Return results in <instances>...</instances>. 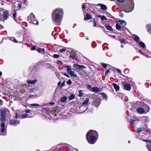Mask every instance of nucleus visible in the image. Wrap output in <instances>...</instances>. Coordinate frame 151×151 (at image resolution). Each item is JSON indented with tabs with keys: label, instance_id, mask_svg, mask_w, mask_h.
<instances>
[{
	"label": "nucleus",
	"instance_id": "1",
	"mask_svg": "<svg viewBox=\"0 0 151 151\" xmlns=\"http://www.w3.org/2000/svg\"><path fill=\"white\" fill-rule=\"evenodd\" d=\"M63 14V10L61 9H56L52 12V17L54 24L57 25H60Z\"/></svg>",
	"mask_w": 151,
	"mask_h": 151
},
{
	"label": "nucleus",
	"instance_id": "2",
	"mask_svg": "<svg viewBox=\"0 0 151 151\" xmlns=\"http://www.w3.org/2000/svg\"><path fill=\"white\" fill-rule=\"evenodd\" d=\"M86 137L89 143L93 144L98 138V133L95 130H90L87 133Z\"/></svg>",
	"mask_w": 151,
	"mask_h": 151
},
{
	"label": "nucleus",
	"instance_id": "3",
	"mask_svg": "<svg viewBox=\"0 0 151 151\" xmlns=\"http://www.w3.org/2000/svg\"><path fill=\"white\" fill-rule=\"evenodd\" d=\"M122 7L123 11L126 12H132L134 8L133 0H128L127 4L122 6Z\"/></svg>",
	"mask_w": 151,
	"mask_h": 151
},
{
	"label": "nucleus",
	"instance_id": "4",
	"mask_svg": "<svg viewBox=\"0 0 151 151\" xmlns=\"http://www.w3.org/2000/svg\"><path fill=\"white\" fill-rule=\"evenodd\" d=\"M9 114V111L7 109H4L0 111V120L2 122L6 121V117Z\"/></svg>",
	"mask_w": 151,
	"mask_h": 151
},
{
	"label": "nucleus",
	"instance_id": "5",
	"mask_svg": "<svg viewBox=\"0 0 151 151\" xmlns=\"http://www.w3.org/2000/svg\"><path fill=\"white\" fill-rule=\"evenodd\" d=\"M119 22H120V24L118 22L116 24V29L120 31L124 30V29L126 28V27H124L127 24L126 22L123 20H119Z\"/></svg>",
	"mask_w": 151,
	"mask_h": 151
},
{
	"label": "nucleus",
	"instance_id": "6",
	"mask_svg": "<svg viewBox=\"0 0 151 151\" xmlns=\"http://www.w3.org/2000/svg\"><path fill=\"white\" fill-rule=\"evenodd\" d=\"M28 21L30 23L33 24H38V22L36 19H35L34 16L32 13H31L29 15L28 17Z\"/></svg>",
	"mask_w": 151,
	"mask_h": 151
},
{
	"label": "nucleus",
	"instance_id": "7",
	"mask_svg": "<svg viewBox=\"0 0 151 151\" xmlns=\"http://www.w3.org/2000/svg\"><path fill=\"white\" fill-rule=\"evenodd\" d=\"M2 12L3 13V17L2 15L1 14L0 16V20L1 21H3L7 19L9 17V12L6 10L3 9H2Z\"/></svg>",
	"mask_w": 151,
	"mask_h": 151
},
{
	"label": "nucleus",
	"instance_id": "8",
	"mask_svg": "<svg viewBox=\"0 0 151 151\" xmlns=\"http://www.w3.org/2000/svg\"><path fill=\"white\" fill-rule=\"evenodd\" d=\"M67 72L72 77H77V75L71 70V68H67Z\"/></svg>",
	"mask_w": 151,
	"mask_h": 151
},
{
	"label": "nucleus",
	"instance_id": "9",
	"mask_svg": "<svg viewBox=\"0 0 151 151\" xmlns=\"http://www.w3.org/2000/svg\"><path fill=\"white\" fill-rule=\"evenodd\" d=\"M76 52L73 51L70 52V57L73 60L78 61L77 58L76 57Z\"/></svg>",
	"mask_w": 151,
	"mask_h": 151
},
{
	"label": "nucleus",
	"instance_id": "10",
	"mask_svg": "<svg viewBox=\"0 0 151 151\" xmlns=\"http://www.w3.org/2000/svg\"><path fill=\"white\" fill-rule=\"evenodd\" d=\"M122 83L123 84L124 89L128 91H129L131 90V85L130 84H124V82Z\"/></svg>",
	"mask_w": 151,
	"mask_h": 151
},
{
	"label": "nucleus",
	"instance_id": "11",
	"mask_svg": "<svg viewBox=\"0 0 151 151\" xmlns=\"http://www.w3.org/2000/svg\"><path fill=\"white\" fill-rule=\"evenodd\" d=\"M19 121L14 119L11 120L10 122V124L13 126H16L19 124Z\"/></svg>",
	"mask_w": 151,
	"mask_h": 151
},
{
	"label": "nucleus",
	"instance_id": "12",
	"mask_svg": "<svg viewBox=\"0 0 151 151\" xmlns=\"http://www.w3.org/2000/svg\"><path fill=\"white\" fill-rule=\"evenodd\" d=\"M73 67L75 68H76L78 70H80L82 68H86V67H85L83 65H79L77 64H75L73 65Z\"/></svg>",
	"mask_w": 151,
	"mask_h": 151
},
{
	"label": "nucleus",
	"instance_id": "13",
	"mask_svg": "<svg viewBox=\"0 0 151 151\" xmlns=\"http://www.w3.org/2000/svg\"><path fill=\"white\" fill-rule=\"evenodd\" d=\"M92 104L96 107L99 106L100 104V102L99 101V100L98 99H96L94 100L93 102L92 103Z\"/></svg>",
	"mask_w": 151,
	"mask_h": 151
},
{
	"label": "nucleus",
	"instance_id": "14",
	"mask_svg": "<svg viewBox=\"0 0 151 151\" xmlns=\"http://www.w3.org/2000/svg\"><path fill=\"white\" fill-rule=\"evenodd\" d=\"M137 111L140 114H142L145 113V110L141 107H138L137 109Z\"/></svg>",
	"mask_w": 151,
	"mask_h": 151
},
{
	"label": "nucleus",
	"instance_id": "15",
	"mask_svg": "<svg viewBox=\"0 0 151 151\" xmlns=\"http://www.w3.org/2000/svg\"><path fill=\"white\" fill-rule=\"evenodd\" d=\"M133 39L137 43L140 41V39L139 37L137 35H134L133 37Z\"/></svg>",
	"mask_w": 151,
	"mask_h": 151
},
{
	"label": "nucleus",
	"instance_id": "16",
	"mask_svg": "<svg viewBox=\"0 0 151 151\" xmlns=\"http://www.w3.org/2000/svg\"><path fill=\"white\" fill-rule=\"evenodd\" d=\"M91 15L88 13H87L85 16L84 15V20H87L90 19H91Z\"/></svg>",
	"mask_w": 151,
	"mask_h": 151
},
{
	"label": "nucleus",
	"instance_id": "17",
	"mask_svg": "<svg viewBox=\"0 0 151 151\" xmlns=\"http://www.w3.org/2000/svg\"><path fill=\"white\" fill-rule=\"evenodd\" d=\"M67 99V98L66 96H63L61 98L60 101L61 102L66 103Z\"/></svg>",
	"mask_w": 151,
	"mask_h": 151
},
{
	"label": "nucleus",
	"instance_id": "18",
	"mask_svg": "<svg viewBox=\"0 0 151 151\" xmlns=\"http://www.w3.org/2000/svg\"><path fill=\"white\" fill-rule=\"evenodd\" d=\"M113 86L115 89L116 91H118L119 89V87L116 83H114L113 84Z\"/></svg>",
	"mask_w": 151,
	"mask_h": 151
},
{
	"label": "nucleus",
	"instance_id": "19",
	"mask_svg": "<svg viewBox=\"0 0 151 151\" xmlns=\"http://www.w3.org/2000/svg\"><path fill=\"white\" fill-rule=\"evenodd\" d=\"M91 91L94 92H97L99 91V88L97 87H94L92 88Z\"/></svg>",
	"mask_w": 151,
	"mask_h": 151
},
{
	"label": "nucleus",
	"instance_id": "20",
	"mask_svg": "<svg viewBox=\"0 0 151 151\" xmlns=\"http://www.w3.org/2000/svg\"><path fill=\"white\" fill-rule=\"evenodd\" d=\"M1 131L3 132L5 131V125L4 124L3 122H2L1 124Z\"/></svg>",
	"mask_w": 151,
	"mask_h": 151
},
{
	"label": "nucleus",
	"instance_id": "21",
	"mask_svg": "<svg viewBox=\"0 0 151 151\" xmlns=\"http://www.w3.org/2000/svg\"><path fill=\"white\" fill-rule=\"evenodd\" d=\"M100 95H101L103 99H105L106 101L107 100L108 98L107 96L104 93H101Z\"/></svg>",
	"mask_w": 151,
	"mask_h": 151
},
{
	"label": "nucleus",
	"instance_id": "22",
	"mask_svg": "<svg viewBox=\"0 0 151 151\" xmlns=\"http://www.w3.org/2000/svg\"><path fill=\"white\" fill-rule=\"evenodd\" d=\"M139 45L143 48H145L146 46L145 44L142 42H139Z\"/></svg>",
	"mask_w": 151,
	"mask_h": 151
},
{
	"label": "nucleus",
	"instance_id": "23",
	"mask_svg": "<svg viewBox=\"0 0 151 151\" xmlns=\"http://www.w3.org/2000/svg\"><path fill=\"white\" fill-rule=\"evenodd\" d=\"M42 110L43 111H45L47 112V114H50L51 112L50 109L47 107L42 108Z\"/></svg>",
	"mask_w": 151,
	"mask_h": 151
},
{
	"label": "nucleus",
	"instance_id": "24",
	"mask_svg": "<svg viewBox=\"0 0 151 151\" xmlns=\"http://www.w3.org/2000/svg\"><path fill=\"white\" fill-rule=\"evenodd\" d=\"M145 129V128L143 127L142 128H137V130L136 132L137 133H139L142 132V131L144 130Z\"/></svg>",
	"mask_w": 151,
	"mask_h": 151
},
{
	"label": "nucleus",
	"instance_id": "25",
	"mask_svg": "<svg viewBox=\"0 0 151 151\" xmlns=\"http://www.w3.org/2000/svg\"><path fill=\"white\" fill-rule=\"evenodd\" d=\"M36 82V80H28L27 81V82L30 84H34Z\"/></svg>",
	"mask_w": 151,
	"mask_h": 151
},
{
	"label": "nucleus",
	"instance_id": "26",
	"mask_svg": "<svg viewBox=\"0 0 151 151\" xmlns=\"http://www.w3.org/2000/svg\"><path fill=\"white\" fill-rule=\"evenodd\" d=\"M17 13L15 11L14 12V13L13 14V16L14 18V20L16 22H17L18 21L17 20V17H16Z\"/></svg>",
	"mask_w": 151,
	"mask_h": 151
},
{
	"label": "nucleus",
	"instance_id": "27",
	"mask_svg": "<svg viewBox=\"0 0 151 151\" xmlns=\"http://www.w3.org/2000/svg\"><path fill=\"white\" fill-rule=\"evenodd\" d=\"M147 30L151 34V25L148 24L147 26Z\"/></svg>",
	"mask_w": 151,
	"mask_h": 151
},
{
	"label": "nucleus",
	"instance_id": "28",
	"mask_svg": "<svg viewBox=\"0 0 151 151\" xmlns=\"http://www.w3.org/2000/svg\"><path fill=\"white\" fill-rule=\"evenodd\" d=\"M29 116V114H22L21 115V118L22 119L23 118H25L27 117H29L28 116Z\"/></svg>",
	"mask_w": 151,
	"mask_h": 151
},
{
	"label": "nucleus",
	"instance_id": "29",
	"mask_svg": "<svg viewBox=\"0 0 151 151\" xmlns=\"http://www.w3.org/2000/svg\"><path fill=\"white\" fill-rule=\"evenodd\" d=\"M101 8L103 10H105L107 9V7L104 4H101L100 5Z\"/></svg>",
	"mask_w": 151,
	"mask_h": 151
},
{
	"label": "nucleus",
	"instance_id": "30",
	"mask_svg": "<svg viewBox=\"0 0 151 151\" xmlns=\"http://www.w3.org/2000/svg\"><path fill=\"white\" fill-rule=\"evenodd\" d=\"M89 101V99L87 98L82 103V105H87Z\"/></svg>",
	"mask_w": 151,
	"mask_h": 151
},
{
	"label": "nucleus",
	"instance_id": "31",
	"mask_svg": "<svg viewBox=\"0 0 151 151\" xmlns=\"http://www.w3.org/2000/svg\"><path fill=\"white\" fill-rule=\"evenodd\" d=\"M105 27L107 29L110 31H112L113 29L109 25H106Z\"/></svg>",
	"mask_w": 151,
	"mask_h": 151
},
{
	"label": "nucleus",
	"instance_id": "32",
	"mask_svg": "<svg viewBox=\"0 0 151 151\" xmlns=\"http://www.w3.org/2000/svg\"><path fill=\"white\" fill-rule=\"evenodd\" d=\"M75 96L74 94L71 95L68 98V99L70 100H71L75 98Z\"/></svg>",
	"mask_w": 151,
	"mask_h": 151
},
{
	"label": "nucleus",
	"instance_id": "33",
	"mask_svg": "<svg viewBox=\"0 0 151 151\" xmlns=\"http://www.w3.org/2000/svg\"><path fill=\"white\" fill-rule=\"evenodd\" d=\"M37 51L38 52H40L41 51L44 52L45 50L43 48H37Z\"/></svg>",
	"mask_w": 151,
	"mask_h": 151
},
{
	"label": "nucleus",
	"instance_id": "34",
	"mask_svg": "<svg viewBox=\"0 0 151 151\" xmlns=\"http://www.w3.org/2000/svg\"><path fill=\"white\" fill-rule=\"evenodd\" d=\"M119 40L121 43H123L125 41V39L124 38H122V39L119 38Z\"/></svg>",
	"mask_w": 151,
	"mask_h": 151
},
{
	"label": "nucleus",
	"instance_id": "35",
	"mask_svg": "<svg viewBox=\"0 0 151 151\" xmlns=\"http://www.w3.org/2000/svg\"><path fill=\"white\" fill-rule=\"evenodd\" d=\"M87 88L88 90L91 91V89L92 88H91V86L90 85H88L87 86Z\"/></svg>",
	"mask_w": 151,
	"mask_h": 151
},
{
	"label": "nucleus",
	"instance_id": "36",
	"mask_svg": "<svg viewBox=\"0 0 151 151\" xmlns=\"http://www.w3.org/2000/svg\"><path fill=\"white\" fill-rule=\"evenodd\" d=\"M81 90H80L78 91V92L79 93L78 96L80 97H81L82 96L83 94V93L81 92Z\"/></svg>",
	"mask_w": 151,
	"mask_h": 151
},
{
	"label": "nucleus",
	"instance_id": "37",
	"mask_svg": "<svg viewBox=\"0 0 151 151\" xmlns=\"http://www.w3.org/2000/svg\"><path fill=\"white\" fill-rule=\"evenodd\" d=\"M37 47L36 46H33L31 48V50H37Z\"/></svg>",
	"mask_w": 151,
	"mask_h": 151
},
{
	"label": "nucleus",
	"instance_id": "38",
	"mask_svg": "<svg viewBox=\"0 0 151 151\" xmlns=\"http://www.w3.org/2000/svg\"><path fill=\"white\" fill-rule=\"evenodd\" d=\"M55 74L59 78H60V73L58 72H55Z\"/></svg>",
	"mask_w": 151,
	"mask_h": 151
},
{
	"label": "nucleus",
	"instance_id": "39",
	"mask_svg": "<svg viewBox=\"0 0 151 151\" xmlns=\"http://www.w3.org/2000/svg\"><path fill=\"white\" fill-rule=\"evenodd\" d=\"M30 106H40V105L39 104H30Z\"/></svg>",
	"mask_w": 151,
	"mask_h": 151
},
{
	"label": "nucleus",
	"instance_id": "40",
	"mask_svg": "<svg viewBox=\"0 0 151 151\" xmlns=\"http://www.w3.org/2000/svg\"><path fill=\"white\" fill-rule=\"evenodd\" d=\"M93 22L94 24L93 26L96 27H98L99 26L97 24L96 22L95 21V20H93Z\"/></svg>",
	"mask_w": 151,
	"mask_h": 151
},
{
	"label": "nucleus",
	"instance_id": "41",
	"mask_svg": "<svg viewBox=\"0 0 151 151\" xmlns=\"http://www.w3.org/2000/svg\"><path fill=\"white\" fill-rule=\"evenodd\" d=\"M107 19L106 17L104 16H102L101 17V20L103 21L104 19L106 20Z\"/></svg>",
	"mask_w": 151,
	"mask_h": 151
},
{
	"label": "nucleus",
	"instance_id": "42",
	"mask_svg": "<svg viewBox=\"0 0 151 151\" xmlns=\"http://www.w3.org/2000/svg\"><path fill=\"white\" fill-rule=\"evenodd\" d=\"M101 65L104 68H106L107 66V64L104 63H101Z\"/></svg>",
	"mask_w": 151,
	"mask_h": 151
},
{
	"label": "nucleus",
	"instance_id": "43",
	"mask_svg": "<svg viewBox=\"0 0 151 151\" xmlns=\"http://www.w3.org/2000/svg\"><path fill=\"white\" fill-rule=\"evenodd\" d=\"M25 112L27 113H30L31 112V111L28 109L25 110Z\"/></svg>",
	"mask_w": 151,
	"mask_h": 151
},
{
	"label": "nucleus",
	"instance_id": "44",
	"mask_svg": "<svg viewBox=\"0 0 151 151\" xmlns=\"http://www.w3.org/2000/svg\"><path fill=\"white\" fill-rule=\"evenodd\" d=\"M72 83V82L71 80L70 79H69L68 81L67 82V83L69 85H71Z\"/></svg>",
	"mask_w": 151,
	"mask_h": 151
},
{
	"label": "nucleus",
	"instance_id": "45",
	"mask_svg": "<svg viewBox=\"0 0 151 151\" xmlns=\"http://www.w3.org/2000/svg\"><path fill=\"white\" fill-rule=\"evenodd\" d=\"M135 122V121L132 119H131L129 120V122L131 124H133Z\"/></svg>",
	"mask_w": 151,
	"mask_h": 151
},
{
	"label": "nucleus",
	"instance_id": "46",
	"mask_svg": "<svg viewBox=\"0 0 151 151\" xmlns=\"http://www.w3.org/2000/svg\"><path fill=\"white\" fill-rule=\"evenodd\" d=\"M66 50L65 48H62L60 50V51L61 52H63L65 51Z\"/></svg>",
	"mask_w": 151,
	"mask_h": 151
},
{
	"label": "nucleus",
	"instance_id": "47",
	"mask_svg": "<svg viewBox=\"0 0 151 151\" xmlns=\"http://www.w3.org/2000/svg\"><path fill=\"white\" fill-rule=\"evenodd\" d=\"M59 56V55L57 54H54L53 55V57L55 58H58Z\"/></svg>",
	"mask_w": 151,
	"mask_h": 151
},
{
	"label": "nucleus",
	"instance_id": "48",
	"mask_svg": "<svg viewBox=\"0 0 151 151\" xmlns=\"http://www.w3.org/2000/svg\"><path fill=\"white\" fill-rule=\"evenodd\" d=\"M143 119L144 120H146V122L148 121L147 120H148V119L147 117V116H144V117H143Z\"/></svg>",
	"mask_w": 151,
	"mask_h": 151
},
{
	"label": "nucleus",
	"instance_id": "49",
	"mask_svg": "<svg viewBox=\"0 0 151 151\" xmlns=\"http://www.w3.org/2000/svg\"><path fill=\"white\" fill-rule=\"evenodd\" d=\"M63 75H64L65 76H66L68 78H69L70 77V76H69L68 74H67V73H63Z\"/></svg>",
	"mask_w": 151,
	"mask_h": 151
},
{
	"label": "nucleus",
	"instance_id": "50",
	"mask_svg": "<svg viewBox=\"0 0 151 151\" xmlns=\"http://www.w3.org/2000/svg\"><path fill=\"white\" fill-rule=\"evenodd\" d=\"M82 8L83 10H84L86 8V7H85V6L84 5V4H82Z\"/></svg>",
	"mask_w": 151,
	"mask_h": 151
},
{
	"label": "nucleus",
	"instance_id": "51",
	"mask_svg": "<svg viewBox=\"0 0 151 151\" xmlns=\"http://www.w3.org/2000/svg\"><path fill=\"white\" fill-rule=\"evenodd\" d=\"M12 39H13V41L15 43H17L18 42L15 39V38L14 37H12Z\"/></svg>",
	"mask_w": 151,
	"mask_h": 151
},
{
	"label": "nucleus",
	"instance_id": "52",
	"mask_svg": "<svg viewBox=\"0 0 151 151\" xmlns=\"http://www.w3.org/2000/svg\"><path fill=\"white\" fill-rule=\"evenodd\" d=\"M124 0H116L117 1L120 3H123Z\"/></svg>",
	"mask_w": 151,
	"mask_h": 151
},
{
	"label": "nucleus",
	"instance_id": "53",
	"mask_svg": "<svg viewBox=\"0 0 151 151\" xmlns=\"http://www.w3.org/2000/svg\"><path fill=\"white\" fill-rule=\"evenodd\" d=\"M117 71L118 73H119L120 74H121V71L120 69H117Z\"/></svg>",
	"mask_w": 151,
	"mask_h": 151
},
{
	"label": "nucleus",
	"instance_id": "54",
	"mask_svg": "<svg viewBox=\"0 0 151 151\" xmlns=\"http://www.w3.org/2000/svg\"><path fill=\"white\" fill-rule=\"evenodd\" d=\"M3 101L0 99V105H1L3 104Z\"/></svg>",
	"mask_w": 151,
	"mask_h": 151
},
{
	"label": "nucleus",
	"instance_id": "55",
	"mask_svg": "<svg viewBox=\"0 0 151 151\" xmlns=\"http://www.w3.org/2000/svg\"><path fill=\"white\" fill-rule=\"evenodd\" d=\"M119 15L120 17H122L124 16L123 14L122 13L120 14Z\"/></svg>",
	"mask_w": 151,
	"mask_h": 151
},
{
	"label": "nucleus",
	"instance_id": "56",
	"mask_svg": "<svg viewBox=\"0 0 151 151\" xmlns=\"http://www.w3.org/2000/svg\"><path fill=\"white\" fill-rule=\"evenodd\" d=\"M145 86L147 88L149 87V85L148 83H145Z\"/></svg>",
	"mask_w": 151,
	"mask_h": 151
},
{
	"label": "nucleus",
	"instance_id": "57",
	"mask_svg": "<svg viewBox=\"0 0 151 151\" xmlns=\"http://www.w3.org/2000/svg\"><path fill=\"white\" fill-rule=\"evenodd\" d=\"M147 148L148 150L151 151V147H150V146H147Z\"/></svg>",
	"mask_w": 151,
	"mask_h": 151
},
{
	"label": "nucleus",
	"instance_id": "58",
	"mask_svg": "<svg viewBox=\"0 0 151 151\" xmlns=\"http://www.w3.org/2000/svg\"><path fill=\"white\" fill-rule=\"evenodd\" d=\"M65 85V81H64L63 83L61 85V86H64Z\"/></svg>",
	"mask_w": 151,
	"mask_h": 151
},
{
	"label": "nucleus",
	"instance_id": "59",
	"mask_svg": "<svg viewBox=\"0 0 151 151\" xmlns=\"http://www.w3.org/2000/svg\"><path fill=\"white\" fill-rule=\"evenodd\" d=\"M109 71H110L109 70H107L105 72V74H106V73H109Z\"/></svg>",
	"mask_w": 151,
	"mask_h": 151
},
{
	"label": "nucleus",
	"instance_id": "60",
	"mask_svg": "<svg viewBox=\"0 0 151 151\" xmlns=\"http://www.w3.org/2000/svg\"><path fill=\"white\" fill-rule=\"evenodd\" d=\"M18 6L19 7V9H20L21 8V5L20 4H19L18 5Z\"/></svg>",
	"mask_w": 151,
	"mask_h": 151
},
{
	"label": "nucleus",
	"instance_id": "61",
	"mask_svg": "<svg viewBox=\"0 0 151 151\" xmlns=\"http://www.w3.org/2000/svg\"><path fill=\"white\" fill-rule=\"evenodd\" d=\"M139 52L141 54H142L143 53V52H142V51L141 50H139Z\"/></svg>",
	"mask_w": 151,
	"mask_h": 151
},
{
	"label": "nucleus",
	"instance_id": "62",
	"mask_svg": "<svg viewBox=\"0 0 151 151\" xmlns=\"http://www.w3.org/2000/svg\"><path fill=\"white\" fill-rule=\"evenodd\" d=\"M65 67L66 68H70L69 67V66L68 65H67L65 66Z\"/></svg>",
	"mask_w": 151,
	"mask_h": 151
},
{
	"label": "nucleus",
	"instance_id": "63",
	"mask_svg": "<svg viewBox=\"0 0 151 151\" xmlns=\"http://www.w3.org/2000/svg\"><path fill=\"white\" fill-rule=\"evenodd\" d=\"M3 28V26L2 25H1L0 24V28Z\"/></svg>",
	"mask_w": 151,
	"mask_h": 151
},
{
	"label": "nucleus",
	"instance_id": "64",
	"mask_svg": "<svg viewBox=\"0 0 151 151\" xmlns=\"http://www.w3.org/2000/svg\"><path fill=\"white\" fill-rule=\"evenodd\" d=\"M58 62H59L60 64H62V62L60 61H58Z\"/></svg>",
	"mask_w": 151,
	"mask_h": 151
}]
</instances>
